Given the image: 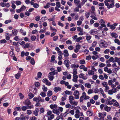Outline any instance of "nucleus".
<instances>
[{
	"label": "nucleus",
	"instance_id": "21",
	"mask_svg": "<svg viewBox=\"0 0 120 120\" xmlns=\"http://www.w3.org/2000/svg\"><path fill=\"white\" fill-rule=\"evenodd\" d=\"M82 94H84L85 96V97L84 98L85 100H86L89 99L90 98V97L89 96L86 95V94L85 92H83Z\"/></svg>",
	"mask_w": 120,
	"mask_h": 120
},
{
	"label": "nucleus",
	"instance_id": "43",
	"mask_svg": "<svg viewBox=\"0 0 120 120\" xmlns=\"http://www.w3.org/2000/svg\"><path fill=\"white\" fill-rule=\"evenodd\" d=\"M20 8L21 10V11H22L25 10L26 9V7H25L24 5H23Z\"/></svg>",
	"mask_w": 120,
	"mask_h": 120
},
{
	"label": "nucleus",
	"instance_id": "2",
	"mask_svg": "<svg viewBox=\"0 0 120 120\" xmlns=\"http://www.w3.org/2000/svg\"><path fill=\"white\" fill-rule=\"evenodd\" d=\"M107 42L104 40H101L100 41L99 44L100 47L102 48H104L107 47L108 46Z\"/></svg>",
	"mask_w": 120,
	"mask_h": 120
},
{
	"label": "nucleus",
	"instance_id": "48",
	"mask_svg": "<svg viewBox=\"0 0 120 120\" xmlns=\"http://www.w3.org/2000/svg\"><path fill=\"white\" fill-rule=\"evenodd\" d=\"M40 95L43 97H45L46 96L45 93L43 92H41L40 93Z\"/></svg>",
	"mask_w": 120,
	"mask_h": 120
},
{
	"label": "nucleus",
	"instance_id": "5",
	"mask_svg": "<svg viewBox=\"0 0 120 120\" xmlns=\"http://www.w3.org/2000/svg\"><path fill=\"white\" fill-rule=\"evenodd\" d=\"M79 93L78 90L75 91L73 94V95L75 96V98L76 99H78L79 98Z\"/></svg>",
	"mask_w": 120,
	"mask_h": 120
},
{
	"label": "nucleus",
	"instance_id": "19",
	"mask_svg": "<svg viewBox=\"0 0 120 120\" xmlns=\"http://www.w3.org/2000/svg\"><path fill=\"white\" fill-rule=\"evenodd\" d=\"M88 73L89 75H93L94 74V72L93 71L90 70L89 71Z\"/></svg>",
	"mask_w": 120,
	"mask_h": 120
},
{
	"label": "nucleus",
	"instance_id": "20",
	"mask_svg": "<svg viewBox=\"0 0 120 120\" xmlns=\"http://www.w3.org/2000/svg\"><path fill=\"white\" fill-rule=\"evenodd\" d=\"M99 30L95 31L94 30H91L90 31V34L92 35H94L98 33L97 31Z\"/></svg>",
	"mask_w": 120,
	"mask_h": 120
},
{
	"label": "nucleus",
	"instance_id": "35",
	"mask_svg": "<svg viewBox=\"0 0 120 120\" xmlns=\"http://www.w3.org/2000/svg\"><path fill=\"white\" fill-rule=\"evenodd\" d=\"M74 2L75 4H77V5L80 3V1L78 0H74Z\"/></svg>",
	"mask_w": 120,
	"mask_h": 120
},
{
	"label": "nucleus",
	"instance_id": "59",
	"mask_svg": "<svg viewBox=\"0 0 120 120\" xmlns=\"http://www.w3.org/2000/svg\"><path fill=\"white\" fill-rule=\"evenodd\" d=\"M43 120H49V117L46 116H45L44 117Z\"/></svg>",
	"mask_w": 120,
	"mask_h": 120
},
{
	"label": "nucleus",
	"instance_id": "56",
	"mask_svg": "<svg viewBox=\"0 0 120 120\" xmlns=\"http://www.w3.org/2000/svg\"><path fill=\"white\" fill-rule=\"evenodd\" d=\"M19 96L20 97V98L22 99L24 98V96L23 94L21 93H20L19 94Z\"/></svg>",
	"mask_w": 120,
	"mask_h": 120
},
{
	"label": "nucleus",
	"instance_id": "27",
	"mask_svg": "<svg viewBox=\"0 0 120 120\" xmlns=\"http://www.w3.org/2000/svg\"><path fill=\"white\" fill-rule=\"evenodd\" d=\"M28 96L29 98V99H31L34 97V95L32 93H29L28 94Z\"/></svg>",
	"mask_w": 120,
	"mask_h": 120
},
{
	"label": "nucleus",
	"instance_id": "55",
	"mask_svg": "<svg viewBox=\"0 0 120 120\" xmlns=\"http://www.w3.org/2000/svg\"><path fill=\"white\" fill-rule=\"evenodd\" d=\"M40 112L41 113H44L45 112V110L43 108H41L40 109Z\"/></svg>",
	"mask_w": 120,
	"mask_h": 120
},
{
	"label": "nucleus",
	"instance_id": "40",
	"mask_svg": "<svg viewBox=\"0 0 120 120\" xmlns=\"http://www.w3.org/2000/svg\"><path fill=\"white\" fill-rule=\"evenodd\" d=\"M35 19L36 21H38L40 19V17L39 15L37 16L35 18Z\"/></svg>",
	"mask_w": 120,
	"mask_h": 120
},
{
	"label": "nucleus",
	"instance_id": "60",
	"mask_svg": "<svg viewBox=\"0 0 120 120\" xmlns=\"http://www.w3.org/2000/svg\"><path fill=\"white\" fill-rule=\"evenodd\" d=\"M113 82V81L112 80H109L108 82V83L109 85H111Z\"/></svg>",
	"mask_w": 120,
	"mask_h": 120
},
{
	"label": "nucleus",
	"instance_id": "41",
	"mask_svg": "<svg viewBox=\"0 0 120 120\" xmlns=\"http://www.w3.org/2000/svg\"><path fill=\"white\" fill-rule=\"evenodd\" d=\"M66 44L68 45L71 44H72V42L70 40H68L66 42Z\"/></svg>",
	"mask_w": 120,
	"mask_h": 120
},
{
	"label": "nucleus",
	"instance_id": "64",
	"mask_svg": "<svg viewBox=\"0 0 120 120\" xmlns=\"http://www.w3.org/2000/svg\"><path fill=\"white\" fill-rule=\"evenodd\" d=\"M113 105L117 107L119 105V104L117 101L116 102L114 103Z\"/></svg>",
	"mask_w": 120,
	"mask_h": 120
},
{
	"label": "nucleus",
	"instance_id": "4",
	"mask_svg": "<svg viewBox=\"0 0 120 120\" xmlns=\"http://www.w3.org/2000/svg\"><path fill=\"white\" fill-rule=\"evenodd\" d=\"M23 103L25 105H26L27 106H33V108L34 107L33 105H31V102L30 101V100L28 99L26 100L24 102H23Z\"/></svg>",
	"mask_w": 120,
	"mask_h": 120
},
{
	"label": "nucleus",
	"instance_id": "50",
	"mask_svg": "<svg viewBox=\"0 0 120 120\" xmlns=\"http://www.w3.org/2000/svg\"><path fill=\"white\" fill-rule=\"evenodd\" d=\"M31 38L32 41H34L36 39V37L35 36H32L31 37Z\"/></svg>",
	"mask_w": 120,
	"mask_h": 120
},
{
	"label": "nucleus",
	"instance_id": "15",
	"mask_svg": "<svg viewBox=\"0 0 120 120\" xmlns=\"http://www.w3.org/2000/svg\"><path fill=\"white\" fill-rule=\"evenodd\" d=\"M79 67V65L77 64V65L74 64H72L71 65V68H74L75 69H76Z\"/></svg>",
	"mask_w": 120,
	"mask_h": 120
},
{
	"label": "nucleus",
	"instance_id": "7",
	"mask_svg": "<svg viewBox=\"0 0 120 120\" xmlns=\"http://www.w3.org/2000/svg\"><path fill=\"white\" fill-rule=\"evenodd\" d=\"M98 6L100 7L99 8V9L100 10H103L104 9V4L102 2L99 3L98 4Z\"/></svg>",
	"mask_w": 120,
	"mask_h": 120
},
{
	"label": "nucleus",
	"instance_id": "46",
	"mask_svg": "<svg viewBox=\"0 0 120 120\" xmlns=\"http://www.w3.org/2000/svg\"><path fill=\"white\" fill-rule=\"evenodd\" d=\"M56 7L58 8H59L60 7V2H57L56 3Z\"/></svg>",
	"mask_w": 120,
	"mask_h": 120
},
{
	"label": "nucleus",
	"instance_id": "52",
	"mask_svg": "<svg viewBox=\"0 0 120 120\" xmlns=\"http://www.w3.org/2000/svg\"><path fill=\"white\" fill-rule=\"evenodd\" d=\"M29 44L28 43H27L24 46L23 48L24 49L27 48L29 47Z\"/></svg>",
	"mask_w": 120,
	"mask_h": 120
},
{
	"label": "nucleus",
	"instance_id": "51",
	"mask_svg": "<svg viewBox=\"0 0 120 120\" xmlns=\"http://www.w3.org/2000/svg\"><path fill=\"white\" fill-rule=\"evenodd\" d=\"M104 117H100L99 119L97 117H95V119H96V120H104Z\"/></svg>",
	"mask_w": 120,
	"mask_h": 120
},
{
	"label": "nucleus",
	"instance_id": "26",
	"mask_svg": "<svg viewBox=\"0 0 120 120\" xmlns=\"http://www.w3.org/2000/svg\"><path fill=\"white\" fill-rule=\"evenodd\" d=\"M67 96L66 95H64V96L62 97L61 100L62 101H65L66 99V97Z\"/></svg>",
	"mask_w": 120,
	"mask_h": 120
},
{
	"label": "nucleus",
	"instance_id": "3",
	"mask_svg": "<svg viewBox=\"0 0 120 120\" xmlns=\"http://www.w3.org/2000/svg\"><path fill=\"white\" fill-rule=\"evenodd\" d=\"M33 100L34 101H35L36 102H43L44 101V100L43 99H41V98L40 96L38 97H34L33 98Z\"/></svg>",
	"mask_w": 120,
	"mask_h": 120
},
{
	"label": "nucleus",
	"instance_id": "63",
	"mask_svg": "<svg viewBox=\"0 0 120 120\" xmlns=\"http://www.w3.org/2000/svg\"><path fill=\"white\" fill-rule=\"evenodd\" d=\"M110 29L113 30L115 29V26H114V25L112 24V25H110Z\"/></svg>",
	"mask_w": 120,
	"mask_h": 120
},
{
	"label": "nucleus",
	"instance_id": "9",
	"mask_svg": "<svg viewBox=\"0 0 120 120\" xmlns=\"http://www.w3.org/2000/svg\"><path fill=\"white\" fill-rule=\"evenodd\" d=\"M110 35L112 38H116L118 37L117 34L115 32H112L110 34Z\"/></svg>",
	"mask_w": 120,
	"mask_h": 120
},
{
	"label": "nucleus",
	"instance_id": "32",
	"mask_svg": "<svg viewBox=\"0 0 120 120\" xmlns=\"http://www.w3.org/2000/svg\"><path fill=\"white\" fill-rule=\"evenodd\" d=\"M50 4L49 3H47L46 6H44V8H48L50 7Z\"/></svg>",
	"mask_w": 120,
	"mask_h": 120
},
{
	"label": "nucleus",
	"instance_id": "36",
	"mask_svg": "<svg viewBox=\"0 0 120 120\" xmlns=\"http://www.w3.org/2000/svg\"><path fill=\"white\" fill-rule=\"evenodd\" d=\"M30 63L32 65H34L35 64V62L33 58L31 59L30 61Z\"/></svg>",
	"mask_w": 120,
	"mask_h": 120
},
{
	"label": "nucleus",
	"instance_id": "39",
	"mask_svg": "<svg viewBox=\"0 0 120 120\" xmlns=\"http://www.w3.org/2000/svg\"><path fill=\"white\" fill-rule=\"evenodd\" d=\"M17 30H12V34L14 36L16 35L17 33Z\"/></svg>",
	"mask_w": 120,
	"mask_h": 120
},
{
	"label": "nucleus",
	"instance_id": "61",
	"mask_svg": "<svg viewBox=\"0 0 120 120\" xmlns=\"http://www.w3.org/2000/svg\"><path fill=\"white\" fill-rule=\"evenodd\" d=\"M58 38V36H55L53 38V41H55L57 40Z\"/></svg>",
	"mask_w": 120,
	"mask_h": 120
},
{
	"label": "nucleus",
	"instance_id": "58",
	"mask_svg": "<svg viewBox=\"0 0 120 120\" xmlns=\"http://www.w3.org/2000/svg\"><path fill=\"white\" fill-rule=\"evenodd\" d=\"M73 75H77V69H74L73 70Z\"/></svg>",
	"mask_w": 120,
	"mask_h": 120
},
{
	"label": "nucleus",
	"instance_id": "6",
	"mask_svg": "<svg viewBox=\"0 0 120 120\" xmlns=\"http://www.w3.org/2000/svg\"><path fill=\"white\" fill-rule=\"evenodd\" d=\"M33 108V106H22L21 107V109L22 111H24L27 109Z\"/></svg>",
	"mask_w": 120,
	"mask_h": 120
},
{
	"label": "nucleus",
	"instance_id": "57",
	"mask_svg": "<svg viewBox=\"0 0 120 120\" xmlns=\"http://www.w3.org/2000/svg\"><path fill=\"white\" fill-rule=\"evenodd\" d=\"M107 103L109 105H111L113 104V103L112 102V101L110 100H108L107 101Z\"/></svg>",
	"mask_w": 120,
	"mask_h": 120
},
{
	"label": "nucleus",
	"instance_id": "62",
	"mask_svg": "<svg viewBox=\"0 0 120 120\" xmlns=\"http://www.w3.org/2000/svg\"><path fill=\"white\" fill-rule=\"evenodd\" d=\"M7 42L6 40L5 39H3L1 40L0 41V43H4Z\"/></svg>",
	"mask_w": 120,
	"mask_h": 120
},
{
	"label": "nucleus",
	"instance_id": "14",
	"mask_svg": "<svg viewBox=\"0 0 120 120\" xmlns=\"http://www.w3.org/2000/svg\"><path fill=\"white\" fill-rule=\"evenodd\" d=\"M120 62V57L118 58L117 57H116L114 58V61L113 62V63H114L115 62Z\"/></svg>",
	"mask_w": 120,
	"mask_h": 120
},
{
	"label": "nucleus",
	"instance_id": "54",
	"mask_svg": "<svg viewBox=\"0 0 120 120\" xmlns=\"http://www.w3.org/2000/svg\"><path fill=\"white\" fill-rule=\"evenodd\" d=\"M11 19L7 20L5 21L4 23L5 24H7L11 22Z\"/></svg>",
	"mask_w": 120,
	"mask_h": 120
},
{
	"label": "nucleus",
	"instance_id": "22",
	"mask_svg": "<svg viewBox=\"0 0 120 120\" xmlns=\"http://www.w3.org/2000/svg\"><path fill=\"white\" fill-rule=\"evenodd\" d=\"M85 86L88 88H90L91 87V85L90 83L87 82L85 83Z\"/></svg>",
	"mask_w": 120,
	"mask_h": 120
},
{
	"label": "nucleus",
	"instance_id": "16",
	"mask_svg": "<svg viewBox=\"0 0 120 120\" xmlns=\"http://www.w3.org/2000/svg\"><path fill=\"white\" fill-rule=\"evenodd\" d=\"M50 108L52 109H54V108L56 109L57 108V106L55 104H51L50 105Z\"/></svg>",
	"mask_w": 120,
	"mask_h": 120
},
{
	"label": "nucleus",
	"instance_id": "28",
	"mask_svg": "<svg viewBox=\"0 0 120 120\" xmlns=\"http://www.w3.org/2000/svg\"><path fill=\"white\" fill-rule=\"evenodd\" d=\"M69 102L72 101L74 100V98L72 96H71L69 97Z\"/></svg>",
	"mask_w": 120,
	"mask_h": 120
},
{
	"label": "nucleus",
	"instance_id": "45",
	"mask_svg": "<svg viewBox=\"0 0 120 120\" xmlns=\"http://www.w3.org/2000/svg\"><path fill=\"white\" fill-rule=\"evenodd\" d=\"M97 44V41H94L92 43V47H95Z\"/></svg>",
	"mask_w": 120,
	"mask_h": 120
},
{
	"label": "nucleus",
	"instance_id": "11",
	"mask_svg": "<svg viewBox=\"0 0 120 120\" xmlns=\"http://www.w3.org/2000/svg\"><path fill=\"white\" fill-rule=\"evenodd\" d=\"M64 57H68L69 55L68 53V51L67 50L65 49L64 51Z\"/></svg>",
	"mask_w": 120,
	"mask_h": 120
},
{
	"label": "nucleus",
	"instance_id": "29",
	"mask_svg": "<svg viewBox=\"0 0 120 120\" xmlns=\"http://www.w3.org/2000/svg\"><path fill=\"white\" fill-rule=\"evenodd\" d=\"M52 91L50 90H49L47 93V96L48 97H50L52 95Z\"/></svg>",
	"mask_w": 120,
	"mask_h": 120
},
{
	"label": "nucleus",
	"instance_id": "31",
	"mask_svg": "<svg viewBox=\"0 0 120 120\" xmlns=\"http://www.w3.org/2000/svg\"><path fill=\"white\" fill-rule=\"evenodd\" d=\"M70 103L71 105H77L78 104V102L75 101H71L70 102Z\"/></svg>",
	"mask_w": 120,
	"mask_h": 120
},
{
	"label": "nucleus",
	"instance_id": "13",
	"mask_svg": "<svg viewBox=\"0 0 120 120\" xmlns=\"http://www.w3.org/2000/svg\"><path fill=\"white\" fill-rule=\"evenodd\" d=\"M104 109L107 112H109L110 111L111 109L110 107H108L106 105H105Z\"/></svg>",
	"mask_w": 120,
	"mask_h": 120
},
{
	"label": "nucleus",
	"instance_id": "24",
	"mask_svg": "<svg viewBox=\"0 0 120 120\" xmlns=\"http://www.w3.org/2000/svg\"><path fill=\"white\" fill-rule=\"evenodd\" d=\"M21 74L20 73H18L15 75V77L17 79H18L20 76Z\"/></svg>",
	"mask_w": 120,
	"mask_h": 120
},
{
	"label": "nucleus",
	"instance_id": "53",
	"mask_svg": "<svg viewBox=\"0 0 120 120\" xmlns=\"http://www.w3.org/2000/svg\"><path fill=\"white\" fill-rule=\"evenodd\" d=\"M93 93V91L92 90V89H90L87 92V93L89 94H92Z\"/></svg>",
	"mask_w": 120,
	"mask_h": 120
},
{
	"label": "nucleus",
	"instance_id": "30",
	"mask_svg": "<svg viewBox=\"0 0 120 120\" xmlns=\"http://www.w3.org/2000/svg\"><path fill=\"white\" fill-rule=\"evenodd\" d=\"M42 86L43 87L42 89L43 91L45 92H46L47 90V88L45 86V85H42Z\"/></svg>",
	"mask_w": 120,
	"mask_h": 120
},
{
	"label": "nucleus",
	"instance_id": "42",
	"mask_svg": "<svg viewBox=\"0 0 120 120\" xmlns=\"http://www.w3.org/2000/svg\"><path fill=\"white\" fill-rule=\"evenodd\" d=\"M80 32L79 33V35H82L85 34V32H83V30H79Z\"/></svg>",
	"mask_w": 120,
	"mask_h": 120
},
{
	"label": "nucleus",
	"instance_id": "38",
	"mask_svg": "<svg viewBox=\"0 0 120 120\" xmlns=\"http://www.w3.org/2000/svg\"><path fill=\"white\" fill-rule=\"evenodd\" d=\"M15 111H20L21 110V108L20 107H17L15 109Z\"/></svg>",
	"mask_w": 120,
	"mask_h": 120
},
{
	"label": "nucleus",
	"instance_id": "18",
	"mask_svg": "<svg viewBox=\"0 0 120 120\" xmlns=\"http://www.w3.org/2000/svg\"><path fill=\"white\" fill-rule=\"evenodd\" d=\"M102 85L105 88L109 87L107 83L106 82H103L102 83Z\"/></svg>",
	"mask_w": 120,
	"mask_h": 120
},
{
	"label": "nucleus",
	"instance_id": "25",
	"mask_svg": "<svg viewBox=\"0 0 120 120\" xmlns=\"http://www.w3.org/2000/svg\"><path fill=\"white\" fill-rule=\"evenodd\" d=\"M110 61L108 60H107L106 61L107 64L106 66L108 67H110L111 65V64H110Z\"/></svg>",
	"mask_w": 120,
	"mask_h": 120
},
{
	"label": "nucleus",
	"instance_id": "12",
	"mask_svg": "<svg viewBox=\"0 0 120 120\" xmlns=\"http://www.w3.org/2000/svg\"><path fill=\"white\" fill-rule=\"evenodd\" d=\"M52 112L55 114H56L57 115H59L60 114V112L58 109H53L52 110Z\"/></svg>",
	"mask_w": 120,
	"mask_h": 120
},
{
	"label": "nucleus",
	"instance_id": "47",
	"mask_svg": "<svg viewBox=\"0 0 120 120\" xmlns=\"http://www.w3.org/2000/svg\"><path fill=\"white\" fill-rule=\"evenodd\" d=\"M42 75V73L40 72H38L37 74V77L38 78H40Z\"/></svg>",
	"mask_w": 120,
	"mask_h": 120
},
{
	"label": "nucleus",
	"instance_id": "37",
	"mask_svg": "<svg viewBox=\"0 0 120 120\" xmlns=\"http://www.w3.org/2000/svg\"><path fill=\"white\" fill-rule=\"evenodd\" d=\"M48 77L49 80L51 81H52L54 79V77L50 75H49L48 76Z\"/></svg>",
	"mask_w": 120,
	"mask_h": 120
},
{
	"label": "nucleus",
	"instance_id": "23",
	"mask_svg": "<svg viewBox=\"0 0 120 120\" xmlns=\"http://www.w3.org/2000/svg\"><path fill=\"white\" fill-rule=\"evenodd\" d=\"M101 26L102 27V28L105 27L104 28L103 30H108V29L106 27V25L104 23L101 24Z\"/></svg>",
	"mask_w": 120,
	"mask_h": 120
},
{
	"label": "nucleus",
	"instance_id": "33",
	"mask_svg": "<svg viewBox=\"0 0 120 120\" xmlns=\"http://www.w3.org/2000/svg\"><path fill=\"white\" fill-rule=\"evenodd\" d=\"M20 119L21 120H25V118L23 114H22L21 115L20 117Z\"/></svg>",
	"mask_w": 120,
	"mask_h": 120
},
{
	"label": "nucleus",
	"instance_id": "49",
	"mask_svg": "<svg viewBox=\"0 0 120 120\" xmlns=\"http://www.w3.org/2000/svg\"><path fill=\"white\" fill-rule=\"evenodd\" d=\"M54 114H52L49 117V120H52L54 118Z\"/></svg>",
	"mask_w": 120,
	"mask_h": 120
},
{
	"label": "nucleus",
	"instance_id": "34",
	"mask_svg": "<svg viewBox=\"0 0 120 120\" xmlns=\"http://www.w3.org/2000/svg\"><path fill=\"white\" fill-rule=\"evenodd\" d=\"M47 19V18L46 16H44L42 17L41 20L42 22H44Z\"/></svg>",
	"mask_w": 120,
	"mask_h": 120
},
{
	"label": "nucleus",
	"instance_id": "10",
	"mask_svg": "<svg viewBox=\"0 0 120 120\" xmlns=\"http://www.w3.org/2000/svg\"><path fill=\"white\" fill-rule=\"evenodd\" d=\"M39 109L38 108H36L35 109V110L33 112V114L36 116H37L38 115V112H39Z\"/></svg>",
	"mask_w": 120,
	"mask_h": 120
},
{
	"label": "nucleus",
	"instance_id": "44",
	"mask_svg": "<svg viewBox=\"0 0 120 120\" xmlns=\"http://www.w3.org/2000/svg\"><path fill=\"white\" fill-rule=\"evenodd\" d=\"M79 63L81 64H82L85 63V61L84 60H80Z\"/></svg>",
	"mask_w": 120,
	"mask_h": 120
},
{
	"label": "nucleus",
	"instance_id": "8",
	"mask_svg": "<svg viewBox=\"0 0 120 120\" xmlns=\"http://www.w3.org/2000/svg\"><path fill=\"white\" fill-rule=\"evenodd\" d=\"M53 90L56 93H57L58 91H61L62 90V89L59 87H54Z\"/></svg>",
	"mask_w": 120,
	"mask_h": 120
},
{
	"label": "nucleus",
	"instance_id": "17",
	"mask_svg": "<svg viewBox=\"0 0 120 120\" xmlns=\"http://www.w3.org/2000/svg\"><path fill=\"white\" fill-rule=\"evenodd\" d=\"M87 116H92L93 114V112L91 111H87L86 112Z\"/></svg>",
	"mask_w": 120,
	"mask_h": 120
},
{
	"label": "nucleus",
	"instance_id": "1",
	"mask_svg": "<svg viewBox=\"0 0 120 120\" xmlns=\"http://www.w3.org/2000/svg\"><path fill=\"white\" fill-rule=\"evenodd\" d=\"M114 0H105L104 1L105 4L108 9L113 8L115 6Z\"/></svg>",
	"mask_w": 120,
	"mask_h": 120
}]
</instances>
